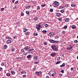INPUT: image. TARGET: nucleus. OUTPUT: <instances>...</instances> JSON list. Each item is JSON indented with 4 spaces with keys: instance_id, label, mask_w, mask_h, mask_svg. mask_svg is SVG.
I'll return each mask as SVG.
<instances>
[{
    "instance_id": "49",
    "label": "nucleus",
    "mask_w": 78,
    "mask_h": 78,
    "mask_svg": "<svg viewBox=\"0 0 78 78\" xmlns=\"http://www.w3.org/2000/svg\"><path fill=\"white\" fill-rule=\"evenodd\" d=\"M38 63H39V62H35L34 63V64H38Z\"/></svg>"
},
{
    "instance_id": "9",
    "label": "nucleus",
    "mask_w": 78,
    "mask_h": 78,
    "mask_svg": "<svg viewBox=\"0 0 78 78\" xmlns=\"http://www.w3.org/2000/svg\"><path fill=\"white\" fill-rule=\"evenodd\" d=\"M31 7V5H29L28 6H26V9H29V8Z\"/></svg>"
},
{
    "instance_id": "48",
    "label": "nucleus",
    "mask_w": 78,
    "mask_h": 78,
    "mask_svg": "<svg viewBox=\"0 0 78 78\" xmlns=\"http://www.w3.org/2000/svg\"><path fill=\"white\" fill-rule=\"evenodd\" d=\"M67 50H71V48H70L68 47V48H67Z\"/></svg>"
},
{
    "instance_id": "21",
    "label": "nucleus",
    "mask_w": 78,
    "mask_h": 78,
    "mask_svg": "<svg viewBox=\"0 0 78 78\" xmlns=\"http://www.w3.org/2000/svg\"><path fill=\"white\" fill-rule=\"evenodd\" d=\"M42 32L43 33H44V34H45L46 33H47V31L46 30H44L42 31Z\"/></svg>"
},
{
    "instance_id": "13",
    "label": "nucleus",
    "mask_w": 78,
    "mask_h": 78,
    "mask_svg": "<svg viewBox=\"0 0 78 78\" xmlns=\"http://www.w3.org/2000/svg\"><path fill=\"white\" fill-rule=\"evenodd\" d=\"M6 42L7 43H8V44H10V43L11 42V40H8Z\"/></svg>"
},
{
    "instance_id": "12",
    "label": "nucleus",
    "mask_w": 78,
    "mask_h": 78,
    "mask_svg": "<svg viewBox=\"0 0 78 78\" xmlns=\"http://www.w3.org/2000/svg\"><path fill=\"white\" fill-rule=\"evenodd\" d=\"M71 28H72V29H75V28H76V26L75 25H73L72 26Z\"/></svg>"
},
{
    "instance_id": "35",
    "label": "nucleus",
    "mask_w": 78,
    "mask_h": 78,
    "mask_svg": "<svg viewBox=\"0 0 78 78\" xmlns=\"http://www.w3.org/2000/svg\"><path fill=\"white\" fill-rule=\"evenodd\" d=\"M50 12H53V9H50Z\"/></svg>"
},
{
    "instance_id": "33",
    "label": "nucleus",
    "mask_w": 78,
    "mask_h": 78,
    "mask_svg": "<svg viewBox=\"0 0 78 78\" xmlns=\"http://www.w3.org/2000/svg\"><path fill=\"white\" fill-rule=\"evenodd\" d=\"M21 16H24V13H23V12H22L21 13Z\"/></svg>"
},
{
    "instance_id": "40",
    "label": "nucleus",
    "mask_w": 78,
    "mask_h": 78,
    "mask_svg": "<svg viewBox=\"0 0 78 78\" xmlns=\"http://www.w3.org/2000/svg\"><path fill=\"white\" fill-rule=\"evenodd\" d=\"M60 63V62L58 61L56 63V64H58Z\"/></svg>"
},
{
    "instance_id": "36",
    "label": "nucleus",
    "mask_w": 78,
    "mask_h": 78,
    "mask_svg": "<svg viewBox=\"0 0 78 78\" xmlns=\"http://www.w3.org/2000/svg\"><path fill=\"white\" fill-rule=\"evenodd\" d=\"M7 76H10V74L9 73H7L6 74Z\"/></svg>"
},
{
    "instance_id": "53",
    "label": "nucleus",
    "mask_w": 78,
    "mask_h": 78,
    "mask_svg": "<svg viewBox=\"0 0 78 78\" xmlns=\"http://www.w3.org/2000/svg\"><path fill=\"white\" fill-rule=\"evenodd\" d=\"M21 51L23 52V53H25V51L24 50H23V49H22L21 50Z\"/></svg>"
},
{
    "instance_id": "2",
    "label": "nucleus",
    "mask_w": 78,
    "mask_h": 78,
    "mask_svg": "<svg viewBox=\"0 0 78 78\" xmlns=\"http://www.w3.org/2000/svg\"><path fill=\"white\" fill-rule=\"evenodd\" d=\"M56 72L54 71H51L49 73V74L50 76H55V73Z\"/></svg>"
},
{
    "instance_id": "8",
    "label": "nucleus",
    "mask_w": 78,
    "mask_h": 78,
    "mask_svg": "<svg viewBox=\"0 0 78 78\" xmlns=\"http://www.w3.org/2000/svg\"><path fill=\"white\" fill-rule=\"evenodd\" d=\"M56 55V53H52L51 54V56H52L53 57L55 56Z\"/></svg>"
},
{
    "instance_id": "34",
    "label": "nucleus",
    "mask_w": 78,
    "mask_h": 78,
    "mask_svg": "<svg viewBox=\"0 0 78 78\" xmlns=\"http://www.w3.org/2000/svg\"><path fill=\"white\" fill-rule=\"evenodd\" d=\"M3 68L1 67H0V71H3Z\"/></svg>"
},
{
    "instance_id": "16",
    "label": "nucleus",
    "mask_w": 78,
    "mask_h": 78,
    "mask_svg": "<svg viewBox=\"0 0 78 78\" xmlns=\"http://www.w3.org/2000/svg\"><path fill=\"white\" fill-rule=\"evenodd\" d=\"M27 58L28 59H30V58H31V55H29L27 56Z\"/></svg>"
},
{
    "instance_id": "3",
    "label": "nucleus",
    "mask_w": 78,
    "mask_h": 78,
    "mask_svg": "<svg viewBox=\"0 0 78 78\" xmlns=\"http://www.w3.org/2000/svg\"><path fill=\"white\" fill-rule=\"evenodd\" d=\"M36 29H37V31H39V30H40V28H41L42 27H41V26L39 24H36Z\"/></svg>"
},
{
    "instance_id": "28",
    "label": "nucleus",
    "mask_w": 78,
    "mask_h": 78,
    "mask_svg": "<svg viewBox=\"0 0 78 78\" xmlns=\"http://www.w3.org/2000/svg\"><path fill=\"white\" fill-rule=\"evenodd\" d=\"M58 37H59L56 36L55 37V39H58Z\"/></svg>"
},
{
    "instance_id": "47",
    "label": "nucleus",
    "mask_w": 78,
    "mask_h": 78,
    "mask_svg": "<svg viewBox=\"0 0 78 78\" xmlns=\"http://www.w3.org/2000/svg\"><path fill=\"white\" fill-rule=\"evenodd\" d=\"M18 2H19V1H17L15 2V4H17V3H18Z\"/></svg>"
},
{
    "instance_id": "23",
    "label": "nucleus",
    "mask_w": 78,
    "mask_h": 78,
    "mask_svg": "<svg viewBox=\"0 0 78 78\" xmlns=\"http://www.w3.org/2000/svg\"><path fill=\"white\" fill-rule=\"evenodd\" d=\"M34 59H36V60H37V56H34Z\"/></svg>"
},
{
    "instance_id": "46",
    "label": "nucleus",
    "mask_w": 78,
    "mask_h": 78,
    "mask_svg": "<svg viewBox=\"0 0 78 78\" xmlns=\"http://www.w3.org/2000/svg\"><path fill=\"white\" fill-rule=\"evenodd\" d=\"M23 55L25 56H26V55H27V53L26 52H25L24 53Z\"/></svg>"
},
{
    "instance_id": "44",
    "label": "nucleus",
    "mask_w": 78,
    "mask_h": 78,
    "mask_svg": "<svg viewBox=\"0 0 78 78\" xmlns=\"http://www.w3.org/2000/svg\"><path fill=\"white\" fill-rule=\"evenodd\" d=\"M23 76V78H25V77L27 76L26 75H24Z\"/></svg>"
},
{
    "instance_id": "20",
    "label": "nucleus",
    "mask_w": 78,
    "mask_h": 78,
    "mask_svg": "<svg viewBox=\"0 0 78 78\" xmlns=\"http://www.w3.org/2000/svg\"><path fill=\"white\" fill-rule=\"evenodd\" d=\"M8 47V46H7V45H4V49H6V48H7Z\"/></svg>"
},
{
    "instance_id": "60",
    "label": "nucleus",
    "mask_w": 78,
    "mask_h": 78,
    "mask_svg": "<svg viewBox=\"0 0 78 78\" xmlns=\"http://www.w3.org/2000/svg\"><path fill=\"white\" fill-rule=\"evenodd\" d=\"M69 47H70V48H71H71H73V47H72V46L71 45H70L69 46Z\"/></svg>"
},
{
    "instance_id": "63",
    "label": "nucleus",
    "mask_w": 78,
    "mask_h": 78,
    "mask_svg": "<svg viewBox=\"0 0 78 78\" xmlns=\"http://www.w3.org/2000/svg\"><path fill=\"white\" fill-rule=\"evenodd\" d=\"M12 3H14V0H12Z\"/></svg>"
},
{
    "instance_id": "15",
    "label": "nucleus",
    "mask_w": 78,
    "mask_h": 78,
    "mask_svg": "<svg viewBox=\"0 0 78 78\" xmlns=\"http://www.w3.org/2000/svg\"><path fill=\"white\" fill-rule=\"evenodd\" d=\"M33 50H34V49L33 48L30 49L28 50V52H30V51H33Z\"/></svg>"
},
{
    "instance_id": "62",
    "label": "nucleus",
    "mask_w": 78,
    "mask_h": 78,
    "mask_svg": "<svg viewBox=\"0 0 78 78\" xmlns=\"http://www.w3.org/2000/svg\"><path fill=\"white\" fill-rule=\"evenodd\" d=\"M34 70H36V68H33Z\"/></svg>"
},
{
    "instance_id": "38",
    "label": "nucleus",
    "mask_w": 78,
    "mask_h": 78,
    "mask_svg": "<svg viewBox=\"0 0 78 78\" xmlns=\"http://www.w3.org/2000/svg\"><path fill=\"white\" fill-rule=\"evenodd\" d=\"M65 29H66L67 28V26H65L64 27H63Z\"/></svg>"
},
{
    "instance_id": "29",
    "label": "nucleus",
    "mask_w": 78,
    "mask_h": 78,
    "mask_svg": "<svg viewBox=\"0 0 78 78\" xmlns=\"http://www.w3.org/2000/svg\"><path fill=\"white\" fill-rule=\"evenodd\" d=\"M38 35V34H37V33H35L34 34V36H37Z\"/></svg>"
},
{
    "instance_id": "18",
    "label": "nucleus",
    "mask_w": 78,
    "mask_h": 78,
    "mask_svg": "<svg viewBox=\"0 0 78 78\" xmlns=\"http://www.w3.org/2000/svg\"><path fill=\"white\" fill-rule=\"evenodd\" d=\"M58 42H59V41L54 40V44H57V43H58Z\"/></svg>"
},
{
    "instance_id": "64",
    "label": "nucleus",
    "mask_w": 78,
    "mask_h": 78,
    "mask_svg": "<svg viewBox=\"0 0 78 78\" xmlns=\"http://www.w3.org/2000/svg\"><path fill=\"white\" fill-rule=\"evenodd\" d=\"M46 78H49V77L48 76H46Z\"/></svg>"
},
{
    "instance_id": "27",
    "label": "nucleus",
    "mask_w": 78,
    "mask_h": 78,
    "mask_svg": "<svg viewBox=\"0 0 78 78\" xmlns=\"http://www.w3.org/2000/svg\"><path fill=\"white\" fill-rule=\"evenodd\" d=\"M60 14L59 13H56V16H60Z\"/></svg>"
},
{
    "instance_id": "42",
    "label": "nucleus",
    "mask_w": 78,
    "mask_h": 78,
    "mask_svg": "<svg viewBox=\"0 0 78 78\" xmlns=\"http://www.w3.org/2000/svg\"><path fill=\"white\" fill-rule=\"evenodd\" d=\"M44 26L45 27H48V24H45Z\"/></svg>"
},
{
    "instance_id": "26",
    "label": "nucleus",
    "mask_w": 78,
    "mask_h": 78,
    "mask_svg": "<svg viewBox=\"0 0 78 78\" xmlns=\"http://www.w3.org/2000/svg\"><path fill=\"white\" fill-rule=\"evenodd\" d=\"M71 6L72 7H75V5L74 4H71Z\"/></svg>"
},
{
    "instance_id": "10",
    "label": "nucleus",
    "mask_w": 78,
    "mask_h": 78,
    "mask_svg": "<svg viewBox=\"0 0 78 78\" xmlns=\"http://www.w3.org/2000/svg\"><path fill=\"white\" fill-rule=\"evenodd\" d=\"M65 63H63L62 65H60V67H64L65 66Z\"/></svg>"
},
{
    "instance_id": "22",
    "label": "nucleus",
    "mask_w": 78,
    "mask_h": 78,
    "mask_svg": "<svg viewBox=\"0 0 78 78\" xmlns=\"http://www.w3.org/2000/svg\"><path fill=\"white\" fill-rule=\"evenodd\" d=\"M11 73H12V75H14V74L16 73V72L14 71H12Z\"/></svg>"
},
{
    "instance_id": "17",
    "label": "nucleus",
    "mask_w": 78,
    "mask_h": 78,
    "mask_svg": "<svg viewBox=\"0 0 78 78\" xmlns=\"http://www.w3.org/2000/svg\"><path fill=\"white\" fill-rule=\"evenodd\" d=\"M29 33H30V32H25L24 33V34H25V35H27H27H28V34H29Z\"/></svg>"
},
{
    "instance_id": "31",
    "label": "nucleus",
    "mask_w": 78,
    "mask_h": 78,
    "mask_svg": "<svg viewBox=\"0 0 78 78\" xmlns=\"http://www.w3.org/2000/svg\"><path fill=\"white\" fill-rule=\"evenodd\" d=\"M12 52L14 51H15V48H12Z\"/></svg>"
},
{
    "instance_id": "4",
    "label": "nucleus",
    "mask_w": 78,
    "mask_h": 78,
    "mask_svg": "<svg viewBox=\"0 0 78 78\" xmlns=\"http://www.w3.org/2000/svg\"><path fill=\"white\" fill-rule=\"evenodd\" d=\"M51 48L54 51H58V50L57 47L54 45H52Z\"/></svg>"
},
{
    "instance_id": "37",
    "label": "nucleus",
    "mask_w": 78,
    "mask_h": 78,
    "mask_svg": "<svg viewBox=\"0 0 78 78\" xmlns=\"http://www.w3.org/2000/svg\"><path fill=\"white\" fill-rule=\"evenodd\" d=\"M60 59V57H58L57 58V61H59V60Z\"/></svg>"
},
{
    "instance_id": "55",
    "label": "nucleus",
    "mask_w": 78,
    "mask_h": 78,
    "mask_svg": "<svg viewBox=\"0 0 78 78\" xmlns=\"http://www.w3.org/2000/svg\"><path fill=\"white\" fill-rule=\"evenodd\" d=\"M59 76H62V74H59Z\"/></svg>"
},
{
    "instance_id": "30",
    "label": "nucleus",
    "mask_w": 78,
    "mask_h": 78,
    "mask_svg": "<svg viewBox=\"0 0 78 78\" xmlns=\"http://www.w3.org/2000/svg\"><path fill=\"white\" fill-rule=\"evenodd\" d=\"M6 39H11V37H6Z\"/></svg>"
},
{
    "instance_id": "5",
    "label": "nucleus",
    "mask_w": 78,
    "mask_h": 78,
    "mask_svg": "<svg viewBox=\"0 0 78 78\" xmlns=\"http://www.w3.org/2000/svg\"><path fill=\"white\" fill-rule=\"evenodd\" d=\"M53 35H54V33L53 32H51L49 34L48 36H50V37H51V36H53Z\"/></svg>"
},
{
    "instance_id": "19",
    "label": "nucleus",
    "mask_w": 78,
    "mask_h": 78,
    "mask_svg": "<svg viewBox=\"0 0 78 78\" xmlns=\"http://www.w3.org/2000/svg\"><path fill=\"white\" fill-rule=\"evenodd\" d=\"M38 19V17L37 16H36L35 18H34V20H37Z\"/></svg>"
},
{
    "instance_id": "59",
    "label": "nucleus",
    "mask_w": 78,
    "mask_h": 78,
    "mask_svg": "<svg viewBox=\"0 0 78 78\" xmlns=\"http://www.w3.org/2000/svg\"><path fill=\"white\" fill-rule=\"evenodd\" d=\"M17 59H21V58L20 57H18L17 58Z\"/></svg>"
},
{
    "instance_id": "32",
    "label": "nucleus",
    "mask_w": 78,
    "mask_h": 78,
    "mask_svg": "<svg viewBox=\"0 0 78 78\" xmlns=\"http://www.w3.org/2000/svg\"><path fill=\"white\" fill-rule=\"evenodd\" d=\"M26 12L27 14H29L30 13V12L29 11H26Z\"/></svg>"
},
{
    "instance_id": "57",
    "label": "nucleus",
    "mask_w": 78,
    "mask_h": 78,
    "mask_svg": "<svg viewBox=\"0 0 78 78\" xmlns=\"http://www.w3.org/2000/svg\"><path fill=\"white\" fill-rule=\"evenodd\" d=\"M16 8H17V6H15L13 8V9H16Z\"/></svg>"
},
{
    "instance_id": "56",
    "label": "nucleus",
    "mask_w": 78,
    "mask_h": 78,
    "mask_svg": "<svg viewBox=\"0 0 78 78\" xmlns=\"http://www.w3.org/2000/svg\"><path fill=\"white\" fill-rule=\"evenodd\" d=\"M74 42H75V43H77V42H78V41L76 40L74 41Z\"/></svg>"
},
{
    "instance_id": "41",
    "label": "nucleus",
    "mask_w": 78,
    "mask_h": 78,
    "mask_svg": "<svg viewBox=\"0 0 78 78\" xmlns=\"http://www.w3.org/2000/svg\"><path fill=\"white\" fill-rule=\"evenodd\" d=\"M37 9H40V6H37Z\"/></svg>"
},
{
    "instance_id": "61",
    "label": "nucleus",
    "mask_w": 78,
    "mask_h": 78,
    "mask_svg": "<svg viewBox=\"0 0 78 78\" xmlns=\"http://www.w3.org/2000/svg\"><path fill=\"white\" fill-rule=\"evenodd\" d=\"M16 36H14V37H13V38L14 39H16Z\"/></svg>"
},
{
    "instance_id": "39",
    "label": "nucleus",
    "mask_w": 78,
    "mask_h": 78,
    "mask_svg": "<svg viewBox=\"0 0 78 78\" xmlns=\"http://www.w3.org/2000/svg\"><path fill=\"white\" fill-rule=\"evenodd\" d=\"M4 9H5V8H2L1 11H3Z\"/></svg>"
},
{
    "instance_id": "11",
    "label": "nucleus",
    "mask_w": 78,
    "mask_h": 78,
    "mask_svg": "<svg viewBox=\"0 0 78 78\" xmlns=\"http://www.w3.org/2000/svg\"><path fill=\"white\" fill-rule=\"evenodd\" d=\"M36 74L37 75H41V72H36Z\"/></svg>"
},
{
    "instance_id": "45",
    "label": "nucleus",
    "mask_w": 78,
    "mask_h": 78,
    "mask_svg": "<svg viewBox=\"0 0 78 78\" xmlns=\"http://www.w3.org/2000/svg\"><path fill=\"white\" fill-rule=\"evenodd\" d=\"M62 8H63L62 6H60L59 7V9H62Z\"/></svg>"
},
{
    "instance_id": "14",
    "label": "nucleus",
    "mask_w": 78,
    "mask_h": 78,
    "mask_svg": "<svg viewBox=\"0 0 78 78\" xmlns=\"http://www.w3.org/2000/svg\"><path fill=\"white\" fill-rule=\"evenodd\" d=\"M65 22H69V18H66L65 19Z\"/></svg>"
},
{
    "instance_id": "54",
    "label": "nucleus",
    "mask_w": 78,
    "mask_h": 78,
    "mask_svg": "<svg viewBox=\"0 0 78 78\" xmlns=\"http://www.w3.org/2000/svg\"><path fill=\"white\" fill-rule=\"evenodd\" d=\"M62 34H65V33H66V32H65L64 31H62Z\"/></svg>"
},
{
    "instance_id": "24",
    "label": "nucleus",
    "mask_w": 78,
    "mask_h": 78,
    "mask_svg": "<svg viewBox=\"0 0 78 78\" xmlns=\"http://www.w3.org/2000/svg\"><path fill=\"white\" fill-rule=\"evenodd\" d=\"M27 31H28V29H27L24 28L23 30V31L24 32V33H25V32H26Z\"/></svg>"
},
{
    "instance_id": "7",
    "label": "nucleus",
    "mask_w": 78,
    "mask_h": 78,
    "mask_svg": "<svg viewBox=\"0 0 78 78\" xmlns=\"http://www.w3.org/2000/svg\"><path fill=\"white\" fill-rule=\"evenodd\" d=\"M30 48L28 46H26L25 48H24V49L25 50H26V51H28V49H29Z\"/></svg>"
},
{
    "instance_id": "6",
    "label": "nucleus",
    "mask_w": 78,
    "mask_h": 78,
    "mask_svg": "<svg viewBox=\"0 0 78 78\" xmlns=\"http://www.w3.org/2000/svg\"><path fill=\"white\" fill-rule=\"evenodd\" d=\"M49 41L50 42H51V43L54 44V42L55 40L52 39H49Z\"/></svg>"
},
{
    "instance_id": "43",
    "label": "nucleus",
    "mask_w": 78,
    "mask_h": 78,
    "mask_svg": "<svg viewBox=\"0 0 78 78\" xmlns=\"http://www.w3.org/2000/svg\"><path fill=\"white\" fill-rule=\"evenodd\" d=\"M61 72L62 73H64V70H62L61 71Z\"/></svg>"
},
{
    "instance_id": "25",
    "label": "nucleus",
    "mask_w": 78,
    "mask_h": 78,
    "mask_svg": "<svg viewBox=\"0 0 78 78\" xmlns=\"http://www.w3.org/2000/svg\"><path fill=\"white\" fill-rule=\"evenodd\" d=\"M61 12H62V13H63V12H64V9H62L60 10Z\"/></svg>"
},
{
    "instance_id": "58",
    "label": "nucleus",
    "mask_w": 78,
    "mask_h": 78,
    "mask_svg": "<svg viewBox=\"0 0 78 78\" xmlns=\"http://www.w3.org/2000/svg\"><path fill=\"white\" fill-rule=\"evenodd\" d=\"M58 20H59V21H61V20H62V19L61 18H58Z\"/></svg>"
},
{
    "instance_id": "50",
    "label": "nucleus",
    "mask_w": 78,
    "mask_h": 78,
    "mask_svg": "<svg viewBox=\"0 0 78 78\" xmlns=\"http://www.w3.org/2000/svg\"><path fill=\"white\" fill-rule=\"evenodd\" d=\"M45 4H44V5H41V6L43 7H44V6H45Z\"/></svg>"
},
{
    "instance_id": "1",
    "label": "nucleus",
    "mask_w": 78,
    "mask_h": 78,
    "mask_svg": "<svg viewBox=\"0 0 78 78\" xmlns=\"http://www.w3.org/2000/svg\"><path fill=\"white\" fill-rule=\"evenodd\" d=\"M53 5H53L54 7H55V8H58V6L59 5V3L58 2L55 1L53 3Z\"/></svg>"
},
{
    "instance_id": "52",
    "label": "nucleus",
    "mask_w": 78,
    "mask_h": 78,
    "mask_svg": "<svg viewBox=\"0 0 78 78\" xmlns=\"http://www.w3.org/2000/svg\"><path fill=\"white\" fill-rule=\"evenodd\" d=\"M4 65V63L3 62L1 64V66H3Z\"/></svg>"
},
{
    "instance_id": "51",
    "label": "nucleus",
    "mask_w": 78,
    "mask_h": 78,
    "mask_svg": "<svg viewBox=\"0 0 78 78\" xmlns=\"http://www.w3.org/2000/svg\"><path fill=\"white\" fill-rule=\"evenodd\" d=\"M44 44L45 45H46L47 44V42H45L44 43Z\"/></svg>"
}]
</instances>
